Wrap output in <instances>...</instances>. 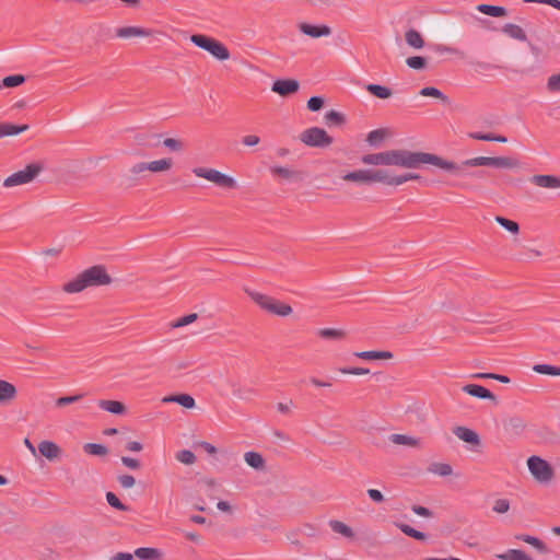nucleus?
Returning <instances> with one entry per match:
<instances>
[{"instance_id": "1", "label": "nucleus", "mask_w": 560, "mask_h": 560, "mask_svg": "<svg viewBox=\"0 0 560 560\" xmlns=\"http://www.w3.org/2000/svg\"><path fill=\"white\" fill-rule=\"evenodd\" d=\"M421 164H432L439 168L450 172L459 171V166L455 163L443 160L432 153L411 152L408 150H390V166L417 168Z\"/></svg>"}, {"instance_id": "2", "label": "nucleus", "mask_w": 560, "mask_h": 560, "mask_svg": "<svg viewBox=\"0 0 560 560\" xmlns=\"http://www.w3.org/2000/svg\"><path fill=\"white\" fill-rule=\"evenodd\" d=\"M245 292L253 300V302H255L262 311L269 314L287 317L293 312L289 304L283 303L271 295L252 289H245Z\"/></svg>"}, {"instance_id": "3", "label": "nucleus", "mask_w": 560, "mask_h": 560, "mask_svg": "<svg viewBox=\"0 0 560 560\" xmlns=\"http://www.w3.org/2000/svg\"><path fill=\"white\" fill-rule=\"evenodd\" d=\"M527 468L532 477L539 485H549L555 478V469L549 462L538 455L527 458Z\"/></svg>"}, {"instance_id": "4", "label": "nucleus", "mask_w": 560, "mask_h": 560, "mask_svg": "<svg viewBox=\"0 0 560 560\" xmlns=\"http://www.w3.org/2000/svg\"><path fill=\"white\" fill-rule=\"evenodd\" d=\"M190 42L197 47L208 51L212 57L220 61L230 59L228 47L221 42L201 34L191 35Z\"/></svg>"}, {"instance_id": "5", "label": "nucleus", "mask_w": 560, "mask_h": 560, "mask_svg": "<svg viewBox=\"0 0 560 560\" xmlns=\"http://www.w3.org/2000/svg\"><path fill=\"white\" fill-rule=\"evenodd\" d=\"M346 182L357 184L382 183L386 185L387 170L362 168L348 172L342 176Z\"/></svg>"}, {"instance_id": "6", "label": "nucleus", "mask_w": 560, "mask_h": 560, "mask_svg": "<svg viewBox=\"0 0 560 560\" xmlns=\"http://www.w3.org/2000/svg\"><path fill=\"white\" fill-rule=\"evenodd\" d=\"M43 167L40 164L31 163L25 168L20 170L3 180V187L12 188L33 182L36 176L42 172Z\"/></svg>"}, {"instance_id": "7", "label": "nucleus", "mask_w": 560, "mask_h": 560, "mask_svg": "<svg viewBox=\"0 0 560 560\" xmlns=\"http://www.w3.org/2000/svg\"><path fill=\"white\" fill-rule=\"evenodd\" d=\"M192 173L197 177L205 178L209 182H212L222 188L233 189V188L237 187V183L233 177H231L224 173H221L220 171L214 170V168L195 167L192 170Z\"/></svg>"}, {"instance_id": "8", "label": "nucleus", "mask_w": 560, "mask_h": 560, "mask_svg": "<svg viewBox=\"0 0 560 560\" xmlns=\"http://www.w3.org/2000/svg\"><path fill=\"white\" fill-rule=\"evenodd\" d=\"M301 141L312 148H325L332 143V138L318 127H312L304 130L300 136Z\"/></svg>"}, {"instance_id": "9", "label": "nucleus", "mask_w": 560, "mask_h": 560, "mask_svg": "<svg viewBox=\"0 0 560 560\" xmlns=\"http://www.w3.org/2000/svg\"><path fill=\"white\" fill-rule=\"evenodd\" d=\"M89 287L105 285L110 283V277L103 266H93L82 272Z\"/></svg>"}, {"instance_id": "10", "label": "nucleus", "mask_w": 560, "mask_h": 560, "mask_svg": "<svg viewBox=\"0 0 560 560\" xmlns=\"http://www.w3.org/2000/svg\"><path fill=\"white\" fill-rule=\"evenodd\" d=\"M153 34L150 28L141 26H124L116 30V37L118 38H132V37H149Z\"/></svg>"}, {"instance_id": "11", "label": "nucleus", "mask_w": 560, "mask_h": 560, "mask_svg": "<svg viewBox=\"0 0 560 560\" xmlns=\"http://www.w3.org/2000/svg\"><path fill=\"white\" fill-rule=\"evenodd\" d=\"M299 30L304 34L312 38L326 37L331 34V28L328 25H313L310 23H300Z\"/></svg>"}, {"instance_id": "12", "label": "nucleus", "mask_w": 560, "mask_h": 560, "mask_svg": "<svg viewBox=\"0 0 560 560\" xmlns=\"http://www.w3.org/2000/svg\"><path fill=\"white\" fill-rule=\"evenodd\" d=\"M361 162L365 165L390 166V150L377 153H369L361 156Z\"/></svg>"}, {"instance_id": "13", "label": "nucleus", "mask_w": 560, "mask_h": 560, "mask_svg": "<svg viewBox=\"0 0 560 560\" xmlns=\"http://www.w3.org/2000/svg\"><path fill=\"white\" fill-rule=\"evenodd\" d=\"M299 82L292 79L276 80L271 90L279 95L285 96L295 93L299 90Z\"/></svg>"}, {"instance_id": "14", "label": "nucleus", "mask_w": 560, "mask_h": 560, "mask_svg": "<svg viewBox=\"0 0 560 560\" xmlns=\"http://www.w3.org/2000/svg\"><path fill=\"white\" fill-rule=\"evenodd\" d=\"M530 183L546 189H560V177L555 175H534Z\"/></svg>"}, {"instance_id": "15", "label": "nucleus", "mask_w": 560, "mask_h": 560, "mask_svg": "<svg viewBox=\"0 0 560 560\" xmlns=\"http://www.w3.org/2000/svg\"><path fill=\"white\" fill-rule=\"evenodd\" d=\"M38 452L47 459L54 460L60 456L61 450L55 442L45 440L38 444Z\"/></svg>"}, {"instance_id": "16", "label": "nucleus", "mask_w": 560, "mask_h": 560, "mask_svg": "<svg viewBox=\"0 0 560 560\" xmlns=\"http://www.w3.org/2000/svg\"><path fill=\"white\" fill-rule=\"evenodd\" d=\"M18 395L16 387L4 380H0V405H8L15 399Z\"/></svg>"}, {"instance_id": "17", "label": "nucleus", "mask_w": 560, "mask_h": 560, "mask_svg": "<svg viewBox=\"0 0 560 560\" xmlns=\"http://www.w3.org/2000/svg\"><path fill=\"white\" fill-rule=\"evenodd\" d=\"M463 392L480 399H494V395L488 388L478 384H467L463 387Z\"/></svg>"}, {"instance_id": "18", "label": "nucleus", "mask_w": 560, "mask_h": 560, "mask_svg": "<svg viewBox=\"0 0 560 560\" xmlns=\"http://www.w3.org/2000/svg\"><path fill=\"white\" fill-rule=\"evenodd\" d=\"M454 434L462 441L478 445L480 443L479 435L471 429L466 427H457L454 430Z\"/></svg>"}, {"instance_id": "19", "label": "nucleus", "mask_w": 560, "mask_h": 560, "mask_svg": "<svg viewBox=\"0 0 560 560\" xmlns=\"http://www.w3.org/2000/svg\"><path fill=\"white\" fill-rule=\"evenodd\" d=\"M328 525H329L330 529L334 533L339 534V535L343 536L347 539H353L354 538L353 529L349 525H347L346 523H343L341 521H338V520H330L328 522Z\"/></svg>"}, {"instance_id": "20", "label": "nucleus", "mask_w": 560, "mask_h": 560, "mask_svg": "<svg viewBox=\"0 0 560 560\" xmlns=\"http://www.w3.org/2000/svg\"><path fill=\"white\" fill-rule=\"evenodd\" d=\"M98 407L109 413L114 415H124L126 412V407L122 402L118 400H98Z\"/></svg>"}, {"instance_id": "21", "label": "nucleus", "mask_w": 560, "mask_h": 560, "mask_svg": "<svg viewBox=\"0 0 560 560\" xmlns=\"http://www.w3.org/2000/svg\"><path fill=\"white\" fill-rule=\"evenodd\" d=\"M420 176L416 173H407L401 175H390V172L387 170V179L386 185L389 186H400L409 180L419 179Z\"/></svg>"}, {"instance_id": "22", "label": "nucleus", "mask_w": 560, "mask_h": 560, "mask_svg": "<svg viewBox=\"0 0 560 560\" xmlns=\"http://www.w3.org/2000/svg\"><path fill=\"white\" fill-rule=\"evenodd\" d=\"M135 556L140 560H160L162 551L158 548L140 547L135 550Z\"/></svg>"}, {"instance_id": "23", "label": "nucleus", "mask_w": 560, "mask_h": 560, "mask_svg": "<svg viewBox=\"0 0 560 560\" xmlns=\"http://www.w3.org/2000/svg\"><path fill=\"white\" fill-rule=\"evenodd\" d=\"M503 33L506 34L509 37L520 40V42H526L527 36L525 31L516 24L513 23H506L503 28Z\"/></svg>"}, {"instance_id": "24", "label": "nucleus", "mask_w": 560, "mask_h": 560, "mask_svg": "<svg viewBox=\"0 0 560 560\" xmlns=\"http://www.w3.org/2000/svg\"><path fill=\"white\" fill-rule=\"evenodd\" d=\"M515 538L517 540H521L523 542H526V544L533 546L536 550H538L541 553L548 552V548H547L546 544L542 540H540L538 537L527 535V534H520V535H516Z\"/></svg>"}, {"instance_id": "25", "label": "nucleus", "mask_w": 560, "mask_h": 560, "mask_svg": "<svg viewBox=\"0 0 560 560\" xmlns=\"http://www.w3.org/2000/svg\"><path fill=\"white\" fill-rule=\"evenodd\" d=\"M245 463L256 470H262L265 468V459L261 454L249 451L244 454Z\"/></svg>"}, {"instance_id": "26", "label": "nucleus", "mask_w": 560, "mask_h": 560, "mask_svg": "<svg viewBox=\"0 0 560 560\" xmlns=\"http://www.w3.org/2000/svg\"><path fill=\"white\" fill-rule=\"evenodd\" d=\"M89 285L82 275V272L74 279H72L71 281L67 282L65 285H63V290L67 292V293H79L81 291H83L84 289H86Z\"/></svg>"}, {"instance_id": "27", "label": "nucleus", "mask_w": 560, "mask_h": 560, "mask_svg": "<svg viewBox=\"0 0 560 560\" xmlns=\"http://www.w3.org/2000/svg\"><path fill=\"white\" fill-rule=\"evenodd\" d=\"M389 440L397 445H406L411 447L420 445V439L407 434L395 433L389 436Z\"/></svg>"}, {"instance_id": "28", "label": "nucleus", "mask_w": 560, "mask_h": 560, "mask_svg": "<svg viewBox=\"0 0 560 560\" xmlns=\"http://www.w3.org/2000/svg\"><path fill=\"white\" fill-rule=\"evenodd\" d=\"M163 402H177L180 406L185 408H194L195 407V399L192 396L188 394H180L175 396H167L162 399Z\"/></svg>"}, {"instance_id": "29", "label": "nucleus", "mask_w": 560, "mask_h": 560, "mask_svg": "<svg viewBox=\"0 0 560 560\" xmlns=\"http://www.w3.org/2000/svg\"><path fill=\"white\" fill-rule=\"evenodd\" d=\"M27 129H28L27 125L18 126V125L8 124V122H1L0 124V139L3 137H9V136H16L21 132L26 131Z\"/></svg>"}, {"instance_id": "30", "label": "nucleus", "mask_w": 560, "mask_h": 560, "mask_svg": "<svg viewBox=\"0 0 560 560\" xmlns=\"http://www.w3.org/2000/svg\"><path fill=\"white\" fill-rule=\"evenodd\" d=\"M476 9L480 13H483V14L490 15V16H494V18H500V16L506 15V9L504 7H500V5L482 3V4H478L476 7Z\"/></svg>"}, {"instance_id": "31", "label": "nucleus", "mask_w": 560, "mask_h": 560, "mask_svg": "<svg viewBox=\"0 0 560 560\" xmlns=\"http://www.w3.org/2000/svg\"><path fill=\"white\" fill-rule=\"evenodd\" d=\"M500 560H533L525 551L521 549H508L503 553L497 555Z\"/></svg>"}, {"instance_id": "32", "label": "nucleus", "mask_w": 560, "mask_h": 560, "mask_svg": "<svg viewBox=\"0 0 560 560\" xmlns=\"http://www.w3.org/2000/svg\"><path fill=\"white\" fill-rule=\"evenodd\" d=\"M421 96L435 97L444 104H450V98L441 90L434 86L422 88L419 92Z\"/></svg>"}, {"instance_id": "33", "label": "nucleus", "mask_w": 560, "mask_h": 560, "mask_svg": "<svg viewBox=\"0 0 560 560\" xmlns=\"http://www.w3.org/2000/svg\"><path fill=\"white\" fill-rule=\"evenodd\" d=\"M395 526L397 528H399L407 536H410L417 540H425L428 538L425 533L415 529L413 527H411L408 524L396 522Z\"/></svg>"}, {"instance_id": "34", "label": "nucleus", "mask_w": 560, "mask_h": 560, "mask_svg": "<svg viewBox=\"0 0 560 560\" xmlns=\"http://www.w3.org/2000/svg\"><path fill=\"white\" fill-rule=\"evenodd\" d=\"M386 138V131L384 129H375L368 133L366 142L373 147L378 148Z\"/></svg>"}, {"instance_id": "35", "label": "nucleus", "mask_w": 560, "mask_h": 560, "mask_svg": "<svg viewBox=\"0 0 560 560\" xmlns=\"http://www.w3.org/2000/svg\"><path fill=\"white\" fill-rule=\"evenodd\" d=\"M355 357L364 360H381V359H390L393 354L388 351H361L355 352Z\"/></svg>"}, {"instance_id": "36", "label": "nucleus", "mask_w": 560, "mask_h": 560, "mask_svg": "<svg viewBox=\"0 0 560 560\" xmlns=\"http://www.w3.org/2000/svg\"><path fill=\"white\" fill-rule=\"evenodd\" d=\"M493 167L515 168L520 166V161L513 158L493 156Z\"/></svg>"}, {"instance_id": "37", "label": "nucleus", "mask_w": 560, "mask_h": 560, "mask_svg": "<svg viewBox=\"0 0 560 560\" xmlns=\"http://www.w3.org/2000/svg\"><path fill=\"white\" fill-rule=\"evenodd\" d=\"M406 42L409 46L420 49L424 46V40L421 34L416 30H409L406 32Z\"/></svg>"}, {"instance_id": "38", "label": "nucleus", "mask_w": 560, "mask_h": 560, "mask_svg": "<svg viewBox=\"0 0 560 560\" xmlns=\"http://www.w3.org/2000/svg\"><path fill=\"white\" fill-rule=\"evenodd\" d=\"M366 90L374 96L378 98H388L392 95V90L387 86L380 85V84H368Z\"/></svg>"}, {"instance_id": "39", "label": "nucleus", "mask_w": 560, "mask_h": 560, "mask_svg": "<svg viewBox=\"0 0 560 560\" xmlns=\"http://www.w3.org/2000/svg\"><path fill=\"white\" fill-rule=\"evenodd\" d=\"M171 159H161L149 162V171L153 173L166 172L172 167Z\"/></svg>"}, {"instance_id": "40", "label": "nucleus", "mask_w": 560, "mask_h": 560, "mask_svg": "<svg viewBox=\"0 0 560 560\" xmlns=\"http://www.w3.org/2000/svg\"><path fill=\"white\" fill-rule=\"evenodd\" d=\"M493 158L492 156H477L472 159H468L463 162L464 166H492Z\"/></svg>"}, {"instance_id": "41", "label": "nucleus", "mask_w": 560, "mask_h": 560, "mask_svg": "<svg viewBox=\"0 0 560 560\" xmlns=\"http://www.w3.org/2000/svg\"><path fill=\"white\" fill-rule=\"evenodd\" d=\"M429 471L438 476L447 477L452 474L453 469L450 464L434 463L430 466Z\"/></svg>"}, {"instance_id": "42", "label": "nucleus", "mask_w": 560, "mask_h": 560, "mask_svg": "<svg viewBox=\"0 0 560 560\" xmlns=\"http://www.w3.org/2000/svg\"><path fill=\"white\" fill-rule=\"evenodd\" d=\"M317 335L325 339H342L345 331L337 328H322L317 330Z\"/></svg>"}, {"instance_id": "43", "label": "nucleus", "mask_w": 560, "mask_h": 560, "mask_svg": "<svg viewBox=\"0 0 560 560\" xmlns=\"http://www.w3.org/2000/svg\"><path fill=\"white\" fill-rule=\"evenodd\" d=\"M469 137L471 139L481 140V141H495L500 143H505L508 141L506 137L504 136H493L491 133H483V132H470Z\"/></svg>"}, {"instance_id": "44", "label": "nucleus", "mask_w": 560, "mask_h": 560, "mask_svg": "<svg viewBox=\"0 0 560 560\" xmlns=\"http://www.w3.org/2000/svg\"><path fill=\"white\" fill-rule=\"evenodd\" d=\"M533 370L539 374L560 376V368L551 364H536Z\"/></svg>"}, {"instance_id": "45", "label": "nucleus", "mask_w": 560, "mask_h": 560, "mask_svg": "<svg viewBox=\"0 0 560 560\" xmlns=\"http://www.w3.org/2000/svg\"><path fill=\"white\" fill-rule=\"evenodd\" d=\"M83 450L85 453H88L90 455H95V456H103V455L107 454L106 446H104L103 444H100V443H86L83 446Z\"/></svg>"}, {"instance_id": "46", "label": "nucleus", "mask_w": 560, "mask_h": 560, "mask_svg": "<svg viewBox=\"0 0 560 560\" xmlns=\"http://www.w3.org/2000/svg\"><path fill=\"white\" fill-rule=\"evenodd\" d=\"M495 221L502 228H504L506 231H509V232H511L513 234H517L518 231H520V226H518V224L515 221L509 220V219L503 218V217H497Z\"/></svg>"}, {"instance_id": "47", "label": "nucleus", "mask_w": 560, "mask_h": 560, "mask_svg": "<svg viewBox=\"0 0 560 560\" xmlns=\"http://www.w3.org/2000/svg\"><path fill=\"white\" fill-rule=\"evenodd\" d=\"M176 459L185 465H192L196 462V455L189 450L179 451Z\"/></svg>"}, {"instance_id": "48", "label": "nucleus", "mask_w": 560, "mask_h": 560, "mask_svg": "<svg viewBox=\"0 0 560 560\" xmlns=\"http://www.w3.org/2000/svg\"><path fill=\"white\" fill-rule=\"evenodd\" d=\"M106 500H107V503L114 509H117L119 511H128L129 510V508L127 505H125L124 503H121L120 500L117 498V495L113 492L106 493Z\"/></svg>"}, {"instance_id": "49", "label": "nucleus", "mask_w": 560, "mask_h": 560, "mask_svg": "<svg viewBox=\"0 0 560 560\" xmlns=\"http://www.w3.org/2000/svg\"><path fill=\"white\" fill-rule=\"evenodd\" d=\"M546 88L551 93H560V72L548 78Z\"/></svg>"}, {"instance_id": "50", "label": "nucleus", "mask_w": 560, "mask_h": 560, "mask_svg": "<svg viewBox=\"0 0 560 560\" xmlns=\"http://www.w3.org/2000/svg\"><path fill=\"white\" fill-rule=\"evenodd\" d=\"M325 120L328 125H339L343 122L345 118L341 113L331 109L326 113Z\"/></svg>"}, {"instance_id": "51", "label": "nucleus", "mask_w": 560, "mask_h": 560, "mask_svg": "<svg viewBox=\"0 0 560 560\" xmlns=\"http://www.w3.org/2000/svg\"><path fill=\"white\" fill-rule=\"evenodd\" d=\"M24 81H25L24 75L14 74V75L5 77L2 80V84H4L5 88H14V86H18V85L24 83Z\"/></svg>"}, {"instance_id": "52", "label": "nucleus", "mask_w": 560, "mask_h": 560, "mask_svg": "<svg viewBox=\"0 0 560 560\" xmlns=\"http://www.w3.org/2000/svg\"><path fill=\"white\" fill-rule=\"evenodd\" d=\"M406 63L409 68L419 70L425 67V59L421 56H413L407 58Z\"/></svg>"}, {"instance_id": "53", "label": "nucleus", "mask_w": 560, "mask_h": 560, "mask_svg": "<svg viewBox=\"0 0 560 560\" xmlns=\"http://www.w3.org/2000/svg\"><path fill=\"white\" fill-rule=\"evenodd\" d=\"M492 510L498 514H504L510 510V502L508 499H498L494 501Z\"/></svg>"}, {"instance_id": "54", "label": "nucleus", "mask_w": 560, "mask_h": 560, "mask_svg": "<svg viewBox=\"0 0 560 560\" xmlns=\"http://www.w3.org/2000/svg\"><path fill=\"white\" fill-rule=\"evenodd\" d=\"M270 172L273 174V175H278L280 177H283V178H291L293 176V171H291L289 167L287 166H272L270 168Z\"/></svg>"}, {"instance_id": "55", "label": "nucleus", "mask_w": 560, "mask_h": 560, "mask_svg": "<svg viewBox=\"0 0 560 560\" xmlns=\"http://www.w3.org/2000/svg\"><path fill=\"white\" fill-rule=\"evenodd\" d=\"M163 145L171 151L178 152L183 149V143L174 138H166L163 141Z\"/></svg>"}, {"instance_id": "56", "label": "nucleus", "mask_w": 560, "mask_h": 560, "mask_svg": "<svg viewBox=\"0 0 560 560\" xmlns=\"http://www.w3.org/2000/svg\"><path fill=\"white\" fill-rule=\"evenodd\" d=\"M324 105V98L320 96H312L307 102V108L311 112L319 110Z\"/></svg>"}, {"instance_id": "57", "label": "nucleus", "mask_w": 560, "mask_h": 560, "mask_svg": "<svg viewBox=\"0 0 560 560\" xmlns=\"http://www.w3.org/2000/svg\"><path fill=\"white\" fill-rule=\"evenodd\" d=\"M339 372L342 374L364 375L370 373V370L364 368H340Z\"/></svg>"}, {"instance_id": "58", "label": "nucleus", "mask_w": 560, "mask_h": 560, "mask_svg": "<svg viewBox=\"0 0 560 560\" xmlns=\"http://www.w3.org/2000/svg\"><path fill=\"white\" fill-rule=\"evenodd\" d=\"M82 398V395L65 396L56 400L57 407H62L69 404H73Z\"/></svg>"}, {"instance_id": "59", "label": "nucleus", "mask_w": 560, "mask_h": 560, "mask_svg": "<svg viewBox=\"0 0 560 560\" xmlns=\"http://www.w3.org/2000/svg\"><path fill=\"white\" fill-rule=\"evenodd\" d=\"M120 486L125 489H129L135 486V478L131 475H121L118 477Z\"/></svg>"}, {"instance_id": "60", "label": "nucleus", "mask_w": 560, "mask_h": 560, "mask_svg": "<svg viewBox=\"0 0 560 560\" xmlns=\"http://www.w3.org/2000/svg\"><path fill=\"white\" fill-rule=\"evenodd\" d=\"M197 319V314H188L186 316H183L179 318L175 324L174 327H184L191 323H194Z\"/></svg>"}, {"instance_id": "61", "label": "nucleus", "mask_w": 560, "mask_h": 560, "mask_svg": "<svg viewBox=\"0 0 560 560\" xmlns=\"http://www.w3.org/2000/svg\"><path fill=\"white\" fill-rule=\"evenodd\" d=\"M368 495L375 503H382L384 501L383 493L377 489H369Z\"/></svg>"}, {"instance_id": "62", "label": "nucleus", "mask_w": 560, "mask_h": 560, "mask_svg": "<svg viewBox=\"0 0 560 560\" xmlns=\"http://www.w3.org/2000/svg\"><path fill=\"white\" fill-rule=\"evenodd\" d=\"M144 171H149V162H140L130 167V173L138 175Z\"/></svg>"}, {"instance_id": "63", "label": "nucleus", "mask_w": 560, "mask_h": 560, "mask_svg": "<svg viewBox=\"0 0 560 560\" xmlns=\"http://www.w3.org/2000/svg\"><path fill=\"white\" fill-rule=\"evenodd\" d=\"M259 141H260L259 137L255 136V135L245 136L242 140L243 144L246 147L257 145L259 143Z\"/></svg>"}, {"instance_id": "64", "label": "nucleus", "mask_w": 560, "mask_h": 560, "mask_svg": "<svg viewBox=\"0 0 560 560\" xmlns=\"http://www.w3.org/2000/svg\"><path fill=\"white\" fill-rule=\"evenodd\" d=\"M121 462L125 466H127L128 468H131V469H138L140 466V463L138 459L127 457V456L122 457Z\"/></svg>"}]
</instances>
